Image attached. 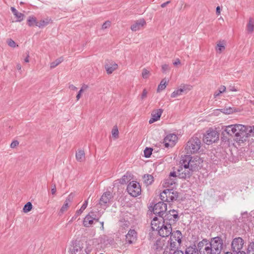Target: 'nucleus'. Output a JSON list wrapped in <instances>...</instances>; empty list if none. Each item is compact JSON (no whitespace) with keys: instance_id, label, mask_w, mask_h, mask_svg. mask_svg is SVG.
<instances>
[{"instance_id":"f257e3e1","label":"nucleus","mask_w":254,"mask_h":254,"mask_svg":"<svg viewBox=\"0 0 254 254\" xmlns=\"http://www.w3.org/2000/svg\"><path fill=\"white\" fill-rule=\"evenodd\" d=\"M246 127L241 124H235L227 126L225 127L224 131L229 135H234L239 141L245 140V132Z\"/></svg>"},{"instance_id":"f03ea898","label":"nucleus","mask_w":254,"mask_h":254,"mask_svg":"<svg viewBox=\"0 0 254 254\" xmlns=\"http://www.w3.org/2000/svg\"><path fill=\"white\" fill-rule=\"evenodd\" d=\"M171 234L170 241H167V246L165 249L163 254H171V251H173L181 243L182 235L180 231L171 232Z\"/></svg>"},{"instance_id":"7ed1b4c3","label":"nucleus","mask_w":254,"mask_h":254,"mask_svg":"<svg viewBox=\"0 0 254 254\" xmlns=\"http://www.w3.org/2000/svg\"><path fill=\"white\" fill-rule=\"evenodd\" d=\"M201 146V141L197 137H192L187 142L185 147L187 154H193L198 152Z\"/></svg>"},{"instance_id":"20e7f679","label":"nucleus","mask_w":254,"mask_h":254,"mask_svg":"<svg viewBox=\"0 0 254 254\" xmlns=\"http://www.w3.org/2000/svg\"><path fill=\"white\" fill-rule=\"evenodd\" d=\"M182 159L187 164L188 167L189 166L193 171L198 169L203 162L199 157L196 156L192 159L190 155L185 156Z\"/></svg>"},{"instance_id":"39448f33","label":"nucleus","mask_w":254,"mask_h":254,"mask_svg":"<svg viewBox=\"0 0 254 254\" xmlns=\"http://www.w3.org/2000/svg\"><path fill=\"white\" fill-rule=\"evenodd\" d=\"M84 243L81 241H75L69 249L70 254H88L89 251L84 248Z\"/></svg>"},{"instance_id":"423d86ee","label":"nucleus","mask_w":254,"mask_h":254,"mask_svg":"<svg viewBox=\"0 0 254 254\" xmlns=\"http://www.w3.org/2000/svg\"><path fill=\"white\" fill-rule=\"evenodd\" d=\"M219 139V133L213 129H209L204 135L203 141L207 144L216 142Z\"/></svg>"},{"instance_id":"0eeeda50","label":"nucleus","mask_w":254,"mask_h":254,"mask_svg":"<svg viewBox=\"0 0 254 254\" xmlns=\"http://www.w3.org/2000/svg\"><path fill=\"white\" fill-rule=\"evenodd\" d=\"M162 218L164 223H166L172 225L178 220V212L174 209L170 210L168 212H166Z\"/></svg>"},{"instance_id":"6e6552de","label":"nucleus","mask_w":254,"mask_h":254,"mask_svg":"<svg viewBox=\"0 0 254 254\" xmlns=\"http://www.w3.org/2000/svg\"><path fill=\"white\" fill-rule=\"evenodd\" d=\"M160 197L163 201L170 202L177 199L178 195L172 189H166L160 193Z\"/></svg>"},{"instance_id":"1a4fd4ad","label":"nucleus","mask_w":254,"mask_h":254,"mask_svg":"<svg viewBox=\"0 0 254 254\" xmlns=\"http://www.w3.org/2000/svg\"><path fill=\"white\" fill-rule=\"evenodd\" d=\"M212 254H219L222 248V241L218 237L214 238L209 242Z\"/></svg>"},{"instance_id":"9d476101","label":"nucleus","mask_w":254,"mask_h":254,"mask_svg":"<svg viewBox=\"0 0 254 254\" xmlns=\"http://www.w3.org/2000/svg\"><path fill=\"white\" fill-rule=\"evenodd\" d=\"M180 164L181 169L179 170L180 177L184 179L189 178L193 171L189 166L188 167L187 164L182 159Z\"/></svg>"},{"instance_id":"9b49d317","label":"nucleus","mask_w":254,"mask_h":254,"mask_svg":"<svg viewBox=\"0 0 254 254\" xmlns=\"http://www.w3.org/2000/svg\"><path fill=\"white\" fill-rule=\"evenodd\" d=\"M127 190L130 195L136 197L140 194L141 187L137 182L132 181L127 185Z\"/></svg>"},{"instance_id":"f8f14e48","label":"nucleus","mask_w":254,"mask_h":254,"mask_svg":"<svg viewBox=\"0 0 254 254\" xmlns=\"http://www.w3.org/2000/svg\"><path fill=\"white\" fill-rule=\"evenodd\" d=\"M197 248V250L200 254H212L209 242L206 240H203L199 242L198 243Z\"/></svg>"},{"instance_id":"ddd939ff","label":"nucleus","mask_w":254,"mask_h":254,"mask_svg":"<svg viewBox=\"0 0 254 254\" xmlns=\"http://www.w3.org/2000/svg\"><path fill=\"white\" fill-rule=\"evenodd\" d=\"M167 211V204L164 202H159L155 204L153 208V213L162 218Z\"/></svg>"},{"instance_id":"4468645a","label":"nucleus","mask_w":254,"mask_h":254,"mask_svg":"<svg viewBox=\"0 0 254 254\" xmlns=\"http://www.w3.org/2000/svg\"><path fill=\"white\" fill-rule=\"evenodd\" d=\"M112 194L110 192H105L100 198L99 205L103 209H105L108 206V204L112 198Z\"/></svg>"},{"instance_id":"2eb2a0df","label":"nucleus","mask_w":254,"mask_h":254,"mask_svg":"<svg viewBox=\"0 0 254 254\" xmlns=\"http://www.w3.org/2000/svg\"><path fill=\"white\" fill-rule=\"evenodd\" d=\"M244 244V240L240 237L235 238L232 242V249L233 253L241 251Z\"/></svg>"},{"instance_id":"dca6fc26","label":"nucleus","mask_w":254,"mask_h":254,"mask_svg":"<svg viewBox=\"0 0 254 254\" xmlns=\"http://www.w3.org/2000/svg\"><path fill=\"white\" fill-rule=\"evenodd\" d=\"M172 229L171 225L166 223L158 229L157 231L160 236L162 237H166L169 236L172 232Z\"/></svg>"},{"instance_id":"f3484780","label":"nucleus","mask_w":254,"mask_h":254,"mask_svg":"<svg viewBox=\"0 0 254 254\" xmlns=\"http://www.w3.org/2000/svg\"><path fill=\"white\" fill-rule=\"evenodd\" d=\"M177 176L175 172H171L169 177L166 179L163 184L164 188H173L176 183Z\"/></svg>"},{"instance_id":"a211bd4d","label":"nucleus","mask_w":254,"mask_h":254,"mask_svg":"<svg viewBox=\"0 0 254 254\" xmlns=\"http://www.w3.org/2000/svg\"><path fill=\"white\" fill-rule=\"evenodd\" d=\"M178 140V137L174 133L168 134L164 139V143L166 147H172L176 143Z\"/></svg>"},{"instance_id":"6ab92c4d","label":"nucleus","mask_w":254,"mask_h":254,"mask_svg":"<svg viewBox=\"0 0 254 254\" xmlns=\"http://www.w3.org/2000/svg\"><path fill=\"white\" fill-rule=\"evenodd\" d=\"M167 246V241L166 239L163 238L157 239L153 246V249L157 252H160L162 250H164Z\"/></svg>"},{"instance_id":"aec40b11","label":"nucleus","mask_w":254,"mask_h":254,"mask_svg":"<svg viewBox=\"0 0 254 254\" xmlns=\"http://www.w3.org/2000/svg\"><path fill=\"white\" fill-rule=\"evenodd\" d=\"M146 21L144 19H140L134 22L130 27L132 31H136L143 28L146 25Z\"/></svg>"},{"instance_id":"412c9836","label":"nucleus","mask_w":254,"mask_h":254,"mask_svg":"<svg viewBox=\"0 0 254 254\" xmlns=\"http://www.w3.org/2000/svg\"><path fill=\"white\" fill-rule=\"evenodd\" d=\"M126 242L129 244L135 242L137 240V233L134 230H130L126 236Z\"/></svg>"},{"instance_id":"4be33fe9","label":"nucleus","mask_w":254,"mask_h":254,"mask_svg":"<svg viewBox=\"0 0 254 254\" xmlns=\"http://www.w3.org/2000/svg\"><path fill=\"white\" fill-rule=\"evenodd\" d=\"M163 110L161 109L153 110L151 114V118L149 121V124H152L154 122L159 120L163 113Z\"/></svg>"},{"instance_id":"5701e85b","label":"nucleus","mask_w":254,"mask_h":254,"mask_svg":"<svg viewBox=\"0 0 254 254\" xmlns=\"http://www.w3.org/2000/svg\"><path fill=\"white\" fill-rule=\"evenodd\" d=\"M72 198H73V196H72V194H70L67 196V197L66 198V199L64 202V204H63V205L62 206V207H61V208L60 209V212L61 213H63L64 212H65L66 211H67V210L68 209V208L69 207V204L71 202V201L72 200Z\"/></svg>"},{"instance_id":"b1692460","label":"nucleus","mask_w":254,"mask_h":254,"mask_svg":"<svg viewBox=\"0 0 254 254\" xmlns=\"http://www.w3.org/2000/svg\"><path fill=\"white\" fill-rule=\"evenodd\" d=\"M118 64L115 62L107 63L105 65V68L108 74H111L114 70L117 69Z\"/></svg>"},{"instance_id":"393cba45","label":"nucleus","mask_w":254,"mask_h":254,"mask_svg":"<svg viewBox=\"0 0 254 254\" xmlns=\"http://www.w3.org/2000/svg\"><path fill=\"white\" fill-rule=\"evenodd\" d=\"M100 242L106 247L112 245L114 242V239L106 235H103L101 238Z\"/></svg>"},{"instance_id":"a878e982","label":"nucleus","mask_w":254,"mask_h":254,"mask_svg":"<svg viewBox=\"0 0 254 254\" xmlns=\"http://www.w3.org/2000/svg\"><path fill=\"white\" fill-rule=\"evenodd\" d=\"M187 86L185 85H182L180 86V88L175 90L171 95L172 98H176L179 96H180L182 93L187 90Z\"/></svg>"},{"instance_id":"bb28decb","label":"nucleus","mask_w":254,"mask_h":254,"mask_svg":"<svg viewBox=\"0 0 254 254\" xmlns=\"http://www.w3.org/2000/svg\"><path fill=\"white\" fill-rule=\"evenodd\" d=\"M245 130L244 131L246 133L245 134V140L249 136H254V126H246Z\"/></svg>"},{"instance_id":"cd10ccee","label":"nucleus","mask_w":254,"mask_h":254,"mask_svg":"<svg viewBox=\"0 0 254 254\" xmlns=\"http://www.w3.org/2000/svg\"><path fill=\"white\" fill-rule=\"evenodd\" d=\"M11 10L17 18V21L20 22L23 19L24 16V14L19 12L14 7H11Z\"/></svg>"},{"instance_id":"c85d7f7f","label":"nucleus","mask_w":254,"mask_h":254,"mask_svg":"<svg viewBox=\"0 0 254 254\" xmlns=\"http://www.w3.org/2000/svg\"><path fill=\"white\" fill-rule=\"evenodd\" d=\"M143 182L146 185H150L154 181V178L151 175L146 174L143 177Z\"/></svg>"},{"instance_id":"c756f323","label":"nucleus","mask_w":254,"mask_h":254,"mask_svg":"<svg viewBox=\"0 0 254 254\" xmlns=\"http://www.w3.org/2000/svg\"><path fill=\"white\" fill-rule=\"evenodd\" d=\"M76 159L79 162H82L85 160V153L83 150H78L76 153Z\"/></svg>"},{"instance_id":"7c9ffc66","label":"nucleus","mask_w":254,"mask_h":254,"mask_svg":"<svg viewBox=\"0 0 254 254\" xmlns=\"http://www.w3.org/2000/svg\"><path fill=\"white\" fill-rule=\"evenodd\" d=\"M226 42L224 41H219L216 47V51L219 54L222 53L225 49Z\"/></svg>"},{"instance_id":"2f4dec72","label":"nucleus","mask_w":254,"mask_h":254,"mask_svg":"<svg viewBox=\"0 0 254 254\" xmlns=\"http://www.w3.org/2000/svg\"><path fill=\"white\" fill-rule=\"evenodd\" d=\"M91 216L87 215L83 220V225L85 227H89L93 224L94 219Z\"/></svg>"},{"instance_id":"473e14b6","label":"nucleus","mask_w":254,"mask_h":254,"mask_svg":"<svg viewBox=\"0 0 254 254\" xmlns=\"http://www.w3.org/2000/svg\"><path fill=\"white\" fill-rule=\"evenodd\" d=\"M88 86L87 85H86V84H83L82 85L80 90L79 91L78 94H77L76 96V100L78 101L79 100V99L81 98V95L86 90H87V89H88Z\"/></svg>"},{"instance_id":"72a5a7b5","label":"nucleus","mask_w":254,"mask_h":254,"mask_svg":"<svg viewBox=\"0 0 254 254\" xmlns=\"http://www.w3.org/2000/svg\"><path fill=\"white\" fill-rule=\"evenodd\" d=\"M160 223L158 222L157 218H154L151 223L152 229L153 230L157 231L160 228Z\"/></svg>"},{"instance_id":"f704fd0d","label":"nucleus","mask_w":254,"mask_h":254,"mask_svg":"<svg viewBox=\"0 0 254 254\" xmlns=\"http://www.w3.org/2000/svg\"><path fill=\"white\" fill-rule=\"evenodd\" d=\"M167 82L166 80V79H163L160 82V83L158 86L157 88V92H159L161 91L164 90L166 87Z\"/></svg>"},{"instance_id":"c9c22d12","label":"nucleus","mask_w":254,"mask_h":254,"mask_svg":"<svg viewBox=\"0 0 254 254\" xmlns=\"http://www.w3.org/2000/svg\"><path fill=\"white\" fill-rule=\"evenodd\" d=\"M226 87L224 85H221L219 87L218 89L216 91L214 94V96L215 98L219 96L221 93H224L226 91Z\"/></svg>"},{"instance_id":"e433bc0d","label":"nucleus","mask_w":254,"mask_h":254,"mask_svg":"<svg viewBox=\"0 0 254 254\" xmlns=\"http://www.w3.org/2000/svg\"><path fill=\"white\" fill-rule=\"evenodd\" d=\"M64 61L63 57H60L59 59L56 60L54 62H52L50 64L51 68H54L61 64Z\"/></svg>"},{"instance_id":"4c0bfd02","label":"nucleus","mask_w":254,"mask_h":254,"mask_svg":"<svg viewBox=\"0 0 254 254\" xmlns=\"http://www.w3.org/2000/svg\"><path fill=\"white\" fill-rule=\"evenodd\" d=\"M87 204H88V201L87 200H86L84 202V203L83 204V205H82L81 208L79 210H77L76 214H75V216H78L80 215L82 213V212L86 209V208L87 206Z\"/></svg>"},{"instance_id":"58836bf2","label":"nucleus","mask_w":254,"mask_h":254,"mask_svg":"<svg viewBox=\"0 0 254 254\" xmlns=\"http://www.w3.org/2000/svg\"><path fill=\"white\" fill-rule=\"evenodd\" d=\"M37 21L35 17L33 16H29L27 20V23L29 26H32L34 25L36 26Z\"/></svg>"},{"instance_id":"ea45409f","label":"nucleus","mask_w":254,"mask_h":254,"mask_svg":"<svg viewBox=\"0 0 254 254\" xmlns=\"http://www.w3.org/2000/svg\"><path fill=\"white\" fill-rule=\"evenodd\" d=\"M185 254H198V250L193 247H189L186 249Z\"/></svg>"},{"instance_id":"a19ab883","label":"nucleus","mask_w":254,"mask_h":254,"mask_svg":"<svg viewBox=\"0 0 254 254\" xmlns=\"http://www.w3.org/2000/svg\"><path fill=\"white\" fill-rule=\"evenodd\" d=\"M222 113L225 114H231L234 112V109H232L231 107L229 108H224L219 110Z\"/></svg>"},{"instance_id":"79ce46f5","label":"nucleus","mask_w":254,"mask_h":254,"mask_svg":"<svg viewBox=\"0 0 254 254\" xmlns=\"http://www.w3.org/2000/svg\"><path fill=\"white\" fill-rule=\"evenodd\" d=\"M131 179L130 175H125L122 179H121L120 182L122 184H125L127 183Z\"/></svg>"},{"instance_id":"37998d69","label":"nucleus","mask_w":254,"mask_h":254,"mask_svg":"<svg viewBox=\"0 0 254 254\" xmlns=\"http://www.w3.org/2000/svg\"><path fill=\"white\" fill-rule=\"evenodd\" d=\"M254 28V22L252 19H250L247 25V30L250 32H252Z\"/></svg>"},{"instance_id":"c03bdc74","label":"nucleus","mask_w":254,"mask_h":254,"mask_svg":"<svg viewBox=\"0 0 254 254\" xmlns=\"http://www.w3.org/2000/svg\"><path fill=\"white\" fill-rule=\"evenodd\" d=\"M32 208V205L30 202H27L24 206L23 210L24 212H29Z\"/></svg>"},{"instance_id":"a18cd8bd","label":"nucleus","mask_w":254,"mask_h":254,"mask_svg":"<svg viewBox=\"0 0 254 254\" xmlns=\"http://www.w3.org/2000/svg\"><path fill=\"white\" fill-rule=\"evenodd\" d=\"M48 21L47 20H41L40 21H37L36 23V26L39 27V28H43L44 26H46L48 24Z\"/></svg>"},{"instance_id":"49530a36","label":"nucleus","mask_w":254,"mask_h":254,"mask_svg":"<svg viewBox=\"0 0 254 254\" xmlns=\"http://www.w3.org/2000/svg\"><path fill=\"white\" fill-rule=\"evenodd\" d=\"M112 134L114 137L117 138L119 137V131L117 126H114L112 130Z\"/></svg>"},{"instance_id":"de8ad7c7","label":"nucleus","mask_w":254,"mask_h":254,"mask_svg":"<svg viewBox=\"0 0 254 254\" xmlns=\"http://www.w3.org/2000/svg\"><path fill=\"white\" fill-rule=\"evenodd\" d=\"M152 149L151 148H146L144 150V156L146 158H148L152 154Z\"/></svg>"},{"instance_id":"09e8293b","label":"nucleus","mask_w":254,"mask_h":254,"mask_svg":"<svg viewBox=\"0 0 254 254\" xmlns=\"http://www.w3.org/2000/svg\"><path fill=\"white\" fill-rule=\"evenodd\" d=\"M7 43L8 45L12 48H15L16 47H18V45H17L15 42L12 39H9L7 40Z\"/></svg>"},{"instance_id":"8fccbe9b","label":"nucleus","mask_w":254,"mask_h":254,"mask_svg":"<svg viewBox=\"0 0 254 254\" xmlns=\"http://www.w3.org/2000/svg\"><path fill=\"white\" fill-rule=\"evenodd\" d=\"M248 254H254V242L250 244L249 246Z\"/></svg>"},{"instance_id":"3c124183","label":"nucleus","mask_w":254,"mask_h":254,"mask_svg":"<svg viewBox=\"0 0 254 254\" xmlns=\"http://www.w3.org/2000/svg\"><path fill=\"white\" fill-rule=\"evenodd\" d=\"M162 71L163 73H166L167 71H169L170 67L168 64H163L161 66Z\"/></svg>"},{"instance_id":"603ef678","label":"nucleus","mask_w":254,"mask_h":254,"mask_svg":"<svg viewBox=\"0 0 254 254\" xmlns=\"http://www.w3.org/2000/svg\"><path fill=\"white\" fill-rule=\"evenodd\" d=\"M87 215L91 216V218L92 217V219H93L94 220H95L96 221H99V217L96 215L94 212L91 211Z\"/></svg>"},{"instance_id":"864d4df0","label":"nucleus","mask_w":254,"mask_h":254,"mask_svg":"<svg viewBox=\"0 0 254 254\" xmlns=\"http://www.w3.org/2000/svg\"><path fill=\"white\" fill-rule=\"evenodd\" d=\"M149 75V71L148 70H147L146 69L144 68L142 70V77L144 78H147L148 77Z\"/></svg>"},{"instance_id":"5fc2aeb1","label":"nucleus","mask_w":254,"mask_h":254,"mask_svg":"<svg viewBox=\"0 0 254 254\" xmlns=\"http://www.w3.org/2000/svg\"><path fill=\"white\" fill-rule=\"evenodd\" d=\"M111 25V23L110 21H106L105 23H103V24L102 26V29H105L106 28H109Z\"/></svg>"},{"instance_id":"6e6d98bb","label":"nucleus","mask_w":254,"mask_h":254,"mask_svg":"<svg viewBox=\"0 0 254 254\" xmlns=\"http://www.w3.org/2000/svg\"><path fill=\"white\" fill-rule=\"evenodd\" d=\"M18 144H19L18 141L17 140H14V141H12L11 142V143L10 144V147L11 148H14L16 147V146H17Z\"/></svg>"},{"instance_id":"4d7b16f0","label":"nucleus","mask_w":254,"mask_h":254,"mask_svg":"<svg viewBox=\"0 0 254 254\" xmlns=\"http://www.w3.org/2000/svg\"><path fill=\"white\" fill-rule=\"evenodd\" d=\"M173 64L174 66L180 65L181 64V61L179 59H176L173 63Z\"/></svg>"},{"instance_id":"13d9d810","label":"nucleus","mask_w":254,"mask_h":254,"mask_svg":"<svg viewBox=\"0 0 254 254\" xmlns=\"http://www.w3.org/2000/svg\"><path fill=\"white\" fill-rule=\"evenodd\" d=\"M147 91L145 89H144L143 90L141 96V99H144V98H145L147 97Z\"/></svg>"},{"instance_id":"bf43d9fd","label":"nucleus","mask_w":254,"mask_h":254,"mask_svg":"<svg viewBox=\"0 0 254 254\" xmlns=\"http://www.w3.org/2000/svg\"><path fill=\"white\" fill-rule=\"evenodd\" d=\"M69 89H70V90H73V91H75V90H76L77 89V87H75L74 85H73V84H70L69 85V87H68Z\"/></svg>"},{"instance_id":"052dcab7","label":"nucleus","mask_w":254,"mask_h":254,"mask_svg":"<svg viewBox=\"0 0 254 254\" xmlns=\"http://www.w3.org/2000/svg\"><path fill=\"white\" fill-rule=\"evenodd\" d=\"M171 254H184V253L182 251H175L173 253H172V251H171Z\"/></svg>"},{"instance_id":"680f3d73","label":"nucleus","mask_w":254,"mask_h":254,"mask_svg":"<svg viewBox=\"0 0 254 254\" xmlns=\"http://www.w3.org/2000/svg\"><path fill=\"white\" fill-rule=\"evenodd\" d=\"M220 10H221V9H220V6H218L216 7V13L217 15H219L220 14Z\"/></svg>"},{"instance_id":"e2e57ef3","label":"nucleus","mask_w":254,"mask_h":254,"mask_svg":"<svg viewBox=\"0 0 254 254\" xmlns=\"http://www.w3.org/2000/svg\"><path fill=\"white\" fill-rule=\"evenodd\" d=\"M170 3V1H167V2H164L163 3H162L161 5V6L162 7H165L167 4H168L169 3Z\"/></svg>"},{"instance_id":"0e129e2a","label":"nucleus","mask_w":254,"mask_h":254,"mask_svg":"<svg viewBox=\"0 0 254 254\" xmlns=\"http://www.w3.org/2000/svg\"><path fill=\"white\" fill-rule=\"evenodd\" d=\"M229 90L231 91H237V89L234 86H230Z\"/></svg>"},{"instance_id":"69168bd1","label":"nucleus","mask_w":254,"mask_h":254,"mask_svg":"<svg viewBox=\"0 0 254 254\" xmlns=\"http://www.w3.org/2000/svg\"><path fill=\"white\" fill-rule=\"evenodd\" d=\"M16 68L21 72V65L20 64H17L16 65Z\"/></svg>"},{"instance_id":"338daca9","label":"nucleus","mask_w":254,"mask_h":254,"mask_svg":"<svg viewBox=\"0 0 254 254\" xmlns=\"http://www.w3.org/2000/svg\"><path fill=\"white\" fill-rule=\"evenodd\" d=\"M51 193L53 195H55L56 194V191H57V190H55V189H51Z\"/></svg>"},{"instance_id":"774afa93","label":"nucleus","mask_w":254,"mask_h":254,"mask_svg":"<svg viewBox=\"0 0 254 254\" xmlns=\"http://www.w3.org/2000/svg\"><path fill=\"white\" fill-rule=\"evenodd\" d=\"M234 254H246V253L244 251H240L238 252L237 253H235Z\"/></svg>"}]
</instances>
